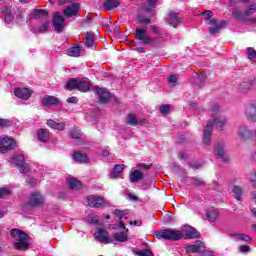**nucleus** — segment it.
<instances>
[{
  "mask_svg": "<svg viewBox=\"0 0 256 256\" xmlns=\"http://www.w3.org/2000/svg\"><path fill=\"white\" fill-rule=\"evenodd\" d=\"M151 31L157 35V39H165L167 37V33L161 32V29L155 25L151 26Z\"/></svg>",
  "mask_w": 256,
  "mask_h": 256,
  "instance_id": "43",
  "label": "nucleus"
},
{
  "mask_svg": "<svg viewBox=\"0 0 256 256\" xmlns=\"http://www.w3.org/2000/svg\"><path fill=\"white\" fill-rule=\"evenodd\" d=\"M89 223H93L94 225H97V223H99V219H97V216L91 217L89 219Z\"/></svg>",
  "mask_w": 256,
  "mask_h": 256,
  "instance_id": "63",
  "label": "nucleus"
},
{
  "mask_svg": "<svg viewBox=\"0 0 256 256\" xmlns=\"http://www.w3.org/2000/svg\"><path fill=\"white\" fill-rule=\"evenodd\" d=\"M116 7H119V0H105L103 4V8L106 11H111L112 9H116Z\"/></svg>",
  "mask_w": 256,
  "mask_h": 256,
  "instance_id": "29",
  "label": "nucleus"
},
{
  "mask_svg": "<svg viewBox=\"0 0 256 256\" xmlns=\"http://www.w3.org/2000/svg\"><path fill=\"white\" fill-rule=\"evenodd\" d=\"M139 169H144L145 171H149V169H151V165L149 164H145V163H141L138 165Z\"/></svg>",
  "mask_w": 256,
  "mask_h": 256,
  "instance_id": "57",
  "label": "nucleus"
},
{
  "mask_svg": "<svg viewBox=\"0 0 256 256\" xmlns=\"http://www.w3.org/2000/svg\"><path fill=\"white\" fill-rule=\"evenodd\" d=\"M230 237H232L236 241H245L246 243H249V241H251V238L247 234L234 233L230 234Z\"/></svg>",
  "mask_w": 256,
  "mask_h": 256,
  "instance_id": "32",
  "label": "nucleus"
},
{
  "mask_svg": "<svg viewBox=\"0 0 256 256\" xmlns=\"http://www.w3.org/2000/svg\"><path fill=\"white\" fill-rule=\"evenodd\" d=\"M129 225H135V227H141L143 222L141 220L130 221Z\"/></svg>",
  "mask_w": 256,
  "mask_h": 256,
  "instance_id": "59",
  "label": "nucleus"
},
{
  "mask_svg": "<svg viewBox=\"0 0 256 256\" xmlns=\"http://www.w3.org/2000/svg\"><path fill=\"white\" fill-rule=\"evenodd\" d=\"M237 135L241 141H247V139L253 136V133L247 126L242 125L238 128Z\"/></svg>",
  "mask_w": 256,
  "mask_h": 256,
  "instance_id": "20",
  "label": "nucleus"
},
{
  "mask_svg": "<svg viewBox=\"0 0 256 256\" xmlns=\"http://www.w3.org/2000/svg\"><path fill=\"white\" fill-rule=\"evenodd\" d=\"M80 9H81V6L78 3H73L67 6L63 10V15H65V17H68V18L77 17V15H79Z\"/></svg>",
  "mask_w": 256,
  "mask_h": 256,
  "instance_id": "12",
  "label": "nucleus"
},
{
  "mask_svg": "<svg viewBox=\"0 0 256 256\" xmlns=\"http://www.w3.org/2000/svg\"><path fill=\"white\" fill-rule=\"evenodd\" d=\"M253 85H254L253 80L244 81L239 85V91H241V93H247V91H249L251 87H253Z\"/></svg>",
  "mask_w": 256,
  "mask_h": 256,
  "instance_id": "34",
  "label": "nucleus"
},
{
  "mask_svg": "<svg viewBox=\"0 0 256 256\" xmlns=\"http://www.w3.org/2000/svg\"><path fill=\"white\" fill-rule=\"evenodd\" d=\"M186 253H204L205 244L201 241H196L195 244L188 245L185 247Z\"/></svg>",
  "mask_w": 256,
  "mask_h": 256,
  "instance_id": "15",
  "label": "nucleus"
},
{
  "mask_svg": "<svg viewBox=\"0 0 256 256\" xmlns=\"http://www.w3.org/2000/svg\"><path fill=\"white\" fill-rule=\"evenodd\" d=\"M114 215L116 217H118V219H123V218L127 217V215H129V210H119V209H116L114 211Z\"/></svg>",
  "mask_w": 256,
  "mask_h": 256,
  "instance_id": "46",
  "label": "nucleus"
},
{
  "mask_svg": "<svg viewBox=\"0 0 256 256\" xmlns=\"http://www.w3.org/2000/svg\"><path fill=\"white\" fill-rule=\"evenodd\" d=\"M86 203L88 207H92L95 209H101L107 206V202H105V198L99 196H88L86 199Z\"/></svg>",
  "mask_w": 256,
  "mask_h": 256,
  "instance_id": "9",
  "label": "nucleus"
},
{
  "mask_svg": "<svg viewBox=\"0 0 256 256\" xmlns=\"http://www.w3.org/2000/svg\"><path fill=\"white\" fill-rule=\"evenodd\" d=\"M70 136L72 139H81V130H72Z\"/></svg>",
  "mask_w": 256,
  "mask_h": 256,
  "instance_id": "51",
  "label": "nucleus"
},
{
  "mask_svg": "<svg viewBox=\"0 0 256 256\" xmlns=\"http://www.w3.org/2000/svg\"><path fill=\"white\" fill-rule=\"evenodd\" d=\"M208 25H217V19L211 17L208 19Z\"/></svg>",
  "mask_w": 256,
  "mask_h": 256,
  "instance_id": "64",
  "label": "nucleus"
},
{
  "mask_svg": "<svg viewBox=\"0 0 256 256\" xmlns=\"http://www.w3.org/2000/svg\"><path fill=\"white\" fill-rule=\"evenodd\" d=\"M11 237L14 239L13 247L17 251H27L31 248V240L29 234H26L25 231L14 228L10 231Z\"/></svg>",
  "mask_w": 256,
  "mask_h": 256,
  "instance_id": "2",
  "label": "nucleus"
},
{
  "mask_svg": "<svg viewBox=\"0 0 256 256\" xmlns=\"http://www.w3.org/2000/svg\"><path fill=\"white\" fill-rule=\"evenodd\" d=\"M94 237L97 241H99V243H104V245L111 243V239H109V233L104 229H100L95 232Z\"/></svg>",
  "mask_w": 256,
  "mask_h": 256,
  "instance_id": "17",
  "label": "nucleus"
},
{
  "mask_svg": "<svg viewBox=\"0 0 256 256\" xmlns=\"http://www.w3.org/2000/svg\"><path fill=\"white\" fill-rule=\"evenodd\" d=\"M11 162L18 167L20 173H29L31 171V167L25 163V156L23 155L12 156Z\"/></svg>",
  "mask_w": 256,
  "mask_h": 256,
  "instance_id": "5",
  "label": "nucleus"
},
{
  "mask_svg": "<svg viewBox=\"0 0 256 256\" xmlns=\"http://www.w3.org/2000/svg\"><path fill=\"white\" fill-rule=\"evenodd\" d=\"M82 185L83 184L81 183V181H79L75 178H70L68 180V186L70 189H81Z\"/></svg>",
  "mask_w": 256,
  "mask_h": 256,
  "instance_id": "38",
  "label": "nucleus"
},
{
  "mask_svg": "<svg viewBox=\"0 0 256 256\" xmlns=\"http://www.w3.org/2000/svg\"><path fill=\"white\" fill-rule=\"evenodd\" d=\"M38 139L42 143H47L50 139L49 130L47 129H40L38 130Z\"/></svg>",
  "mask_w": 256,
  "mask_h": 256,
  "instance_id": "30",
  "label": "nucleus"
},
{
  "mask_svg": "<svg viewBox=\"0 0 256 256\" xmlns=\"http://www.w3.org/2000/svg\"><path fill=\"white\" fill-rule=\"evenodd\" d=\"M137 21H138L139 23H142L143 25H149V23H151V19L145 18V17H143V16H141V15H138V16H137Z\"/></svg>",
  "mask_w": 256,
  "mask_h": 256,
  "instance_id": "50",
  "label": "nucleus"
},
{
  "mask_svg": "<svg viewBox=\"0 0 256 256\" xmlns=\"http://www.w3.org/2000/svg\"><path fill=\"white\" fill-rule=\"evenodd\" d=\"M144 178H145V175L140 170H134L129 175V179L131 183H139V181H141Z\"/></svg>",
  "mask_w": 256,
  "mask_h": 256,
  "instance_id": "24",
  "label": "nucleus"
},
{
  "mask_svg": "<svg viewBox=\"0 0 256 256\" xmlns=\"http://www.w3.org/2000/svg\"><path fill=\"white\" fill-rule=\"evenodd\" d=\"M10 190L7 188H0V199H2V197H5V195H9Z\"/></svg>",
  "mask_w": 256,
  "mask_h": 256,
  "instance_id": "55",
  "label": "nucleus"
},
{
  "mask_svg": "<svg viewBox=\"0 0 256 256\" xmlns=\"http://www.w3.org/2000/svg\"><path fill=\"white\" fill-rule=\"evenodd\" d=\"M49 31V22H46L38 27L33 28V33H47Z\"/></svg>",
  "mask_w": 256,
  "mask_h": 256,
  "instance_id": "40",
  "label": "nucleus"
},
{
  "mask_svg": "<svg viewBox=\"0 0 256 256\" xmlns=\"http://www.w3.org/2000/svg\"><path fill=\"white\" fill-rule=\"evenodd\" d=\"M52 27L56 33H63L65 29V18L59 12H55L52 16Z\"/></svg>",
  "mask_w": 256,
  "mask_h": 256,
  "instance_id": "8",
  "label": "nucleus"
},
{
  "mask_svg": "<svg viewBox=\"0 0 256 256\" xmlns=\"http://www.w3.org/2000/svg\"><path fill=\"white\" fill-rule=\"evenodd\" d=\"M216 155L218 158L221 159V161H224V163H227V161H229V156L225 152V142H219L217 144Z\"/></svg>",
  "mask_w": 256,
  "mask_h": 256,
  "instance_id": "19",
  "label": "nucleus"
},
{
  "mask_svg": "<svg viewBox=\"0 0 256 256\" xmlns=\"http://www.w3.org/2000/svg\"><path fill=\"white\" fill-rule=\"evenodd\" d=\"M202 15L205 16V21H208V19H211V17H213V11L211 10H205L202 12Z\"/></svg>",
  "mask_w": 256,
  "mask_h": 256,
  "instance_id": "53",
  "label": "nucleus"
},
{
  "mask_svg": "<svg viewBox=\"0 0 256 256\" xmlns=\"http://www.w3.org/2000/svg\"><path fill=\"white\" fill-rule=\"evenodd\" d=\"M42 105L43 107H50V105H59V98L47 95L42 99Z\"/></svg>",
  "mask_w": 256,
  "mask_h": 256,
  "instance_id": "23",
  "label": "nucleus"
},
{
  "mask_svg": "<svg viewBox=\"0 0 256 256\" xmlns=\"http://www.w3.org/2000/svg\"><path fill=\"white\" fill-rule=\"evenodd\" d=\"M67 103H73V104H77L79 102V99L75 96H72L70 98H67Z\"/></svg>",
  "mask_w": 256,
  "mask_h": 256,
  "instance_id": "58",
  "label": "nucleus"
},
{
  "mask_svg": "<svg viewBox=\"0 0 256 256\" xmlns=\"http://www.w3.org/2000/svg\"><path fill=\"white\" fill-rule=\"evenodd\" d=\"M246 51L248 59H250V61H256V50L253 47H248Z\"/></svg>",
  "mask_w": 256,
  "mask_h": 256,
  "instance_id": "47",
  "label": "nucleus"
},
{
  "mask_svg": "<svg viewBox=\"0 0 256 256\" xmlns=\"http://www.w3.org/2000/svg\"><path fill=\"white\" fill-rule=\"evenodd\" d=\"M240 253H249V251H251V247L247 246V245H241L239 247Z\"/></svg>",
  "mask_w": 256,
  "mask_h": 256,
  "instance_id": "54",
  "label": "nucleus"
},
{
  "mask_svg": "<svg viewBox=\"0 0 256 256\" xmlns=\"http://www.w3.org/2000/svg\"><path fill=\"white\" fill-rule=\"evenodd\" d=\"M74 160L77 161V163H89V158H87V154L82 152H75Z\"/></svg>",
  "mask_w": 256,
  "mask_h": 256,
  "instance_id": "31",
  "label": "nucleus"
},
{
  "mask_svg": "<svg viewBox=\"0 0 256 256\" xmlns=\"http://www.w3.org/2000/svg\"><path fill=\"white\" fill-rule=\"evenodd\" d=\"M28 185H30L31 187H35V185H37V179L35 178H30L27 180Z\"/></svg>",
  "mask_w": 256,
  "mask_h": 256,
  "instance_id": "60",
  "label": "nucleus"
},
{
  "mask_svg": "<svg viewBox=\"0 0 256 256\" xmlns=\"http://www.w3.org/2000/svg\"><path fill=\"white\" fill-rule=\"evenodd\" d=\"M168 83H177V76L175 75H170L168 77Z\"/></svg>",
  "mask_w": 256,
  "mask_h": 256,
  "instance_id": "61",
  "label": "nucleus"
},
{
  "mask_svg": "<svg viewBox=\"0 0 256 256\" xmlns=\"http://www.w3.org/2000/svg\"><path fill=\"white\" fill-rule=\"evenodd\" d=\"M17 147V142L11 137L0 138V153L5 154L7 151H13Z\"/></svg>",
  "mask_w": 256,
  "mask_h": 256,
  "instance_id": "7",
  "label": "nucleus"
},
{
  "mask_svg": "<svg viewBox=\"0 0 256 256\" xmlns=\"http://www.w3.org/2000/svg\"><path fill=\"white\" fill-rule=\"evenodd\" d=\"M170 111H171V106L169 104L160 106V113H162V115H169Z\"/></svg>",
  "mask_w": 256,
  "mask_h": 256,
  "instance_id": "49",
  "label": "nucleus"
},
{
  "mask_svg": "<svg viewBox=\"0 0 256 256\" xmlns=\"http://www.w3.org/2000/svg\"><path fill=\"white\" fill-rule=\"evenodd\" d=\"M15 15L17 21H23V17L25 15V11L22 8H15Z\"/></svg>",
  "mask_w": 256,
  "mask_h": 256,
  "instance_id": "48",
  "label": "nucleus"
},
{
  "mask_svg": "<svg viewBox=\"0 0 256 256\" xmlns=\"http://www.w3.org/2000/svg\"><path fill=\"white\" fill-rule=\"evenodd\" d=\"M167 23L171 26V27H177V25H181V16H179L178 13L175 12H170L168 14V18H167Z\"/></svg>",
  "mask_w": 256,
  "mask_h": 256,
  "instance_id": "22",
  "label": "nucleus"
},
{
  "mask_svg": "<svg viewBox=\"0 0 256 256\" xmlns=\"http://www.w3.org/2000/svg\"><path fill=\"white\" fill-rule=\"evenodd\" d=\"M0 127H11V120L0 118Z\"/></svg>",
  "mask_w": 256,
  "mask_h": 256,
  "instance_id": "52",
  "label": "nucleus"
},
{
  "mask_svg": "<svg viewBox=\"0 0 256 256\" xmlns=\"http://www.w3.org/2000/svg\"><path fill=\"white\" fill-rule=\"evenodd\" d=\"M14 95L19 99L27 101L31 98V95H33V91H31L29 88H15Z\"/></svg>",
  "mask_w": 256,
  "mask_h": 256,
  "instance_id": "14",
  "label": "nucleus"
},
{
  "mask_svg": "<svg viewBox=\"0 0 256 256\" xmlns=\"http://www.w3.org/2000/svg\"><path fill=\"white\" fill-rule=\"evenodd\" d=\"M48 127H51V129H56L57 131H65V123L64 122H55V120H48L47 121Z\"/></svg>",
  "mask_w": 256,
  "mask_h": 256,
  "instance_id": "26",
  "label": "nucleus"
},
{
  "mask_svg": "<svg viewBox=\"0 0 256 256\" xmlns=\"http://www.w3.org/2000/svg\"><path fill=\"white\" fill-rule=\"evenodd\" d=\"M49 15V11L46 9H35L33 11V17L34 19H43Z\"/></svg>",
  "mask_w": 256,
  "mask_h": 256,
  "instance_id": "33",
  "label": "nucleus"
},
{
  "mask_svg": "<svg viewBox=\"0 0 256 256\" xmlns=\"http://www.w3.org/2000/svg\"><path fill=\"white\" fill-rule=\"evenodd\" d=\"M95 93L99 97V101L102 104L109 103V99H111V92L105 88H94Z\"/></svg>",
  "mask_w": 256,
  "mask_h": 256,
  "instance_id": "11",
  "label": "nucleus"
},
{
  "mask_svg": "<svg viewBox=\"0 0 256 256\" xmlns=\"http://www.w3.org/2000/svg\"><path fill=\"white\" fill-rule=\"evenodd\" d=\"M212 119L208 121H212V127H219V129H223L225 125H227V118L221 115L219 111V105L213 104L211 107Z\"/></svg>",
  "mask_w": 256,
  "mask_h": 256,
  "instance_id": "4",
  "label": "nucleus"
},
{
  "mask_svg": "<svg viewBox=\"0 0 256 256\" xmlns=\"http://www.w3.org/2000/svg\"><path fill=\"white\" fill-rule=\"evenodd\" d=\"M78 83L79 81H77V79L75 78L68 80L66 84L67 91H73V89H78Z\"/></svg>",
  "mask_w": 256,
  "mask_h": 256,
  "instance_id": "41",
  "label": "nucleus"
},
{
  "mask_svg": "<svg viewBox=\"0 0 256 256\" xmlns=\"http://www.w3.org/2000/svg\"><path fill=\"white\" fill-rule=\"evenodd\" d=\"M69 57H81V46H79V44H76L72 47H70L67 50L66 53Z\"/></svg>",
  "mask_w": 256,
  "mask_h": 256,
  "instance_id": "25",
  "label": "nucleus"
},
{
  "mask_svg": "<svg viewBox=\"0 0 256 256\" xmlns=\"http://www.w3.org/2000/svg\"><path fill=\"white\" fill-rule=\"evenodd\" d=\"M2 13L4 15V21L5 23H7V25L13 23V21L15 20V16L13 15V13H15V8L13 7H4L2 8Z\"/></svg>",
  "mask_w": 256,
  "mask_h": 256,
  "instance_id": "18",
  "label": "nucleus"
},
{
  "mask_svg": "<svg viewBox=\"0 0 256 256\" xmlns=\"http://www.w3.org/2000/svg\"><path fill=\"white\" fill-rule=\"evenodd\" d=\"M135 39L137 41H140L143 45H151L152 43H155V39L149 37L147 35V29L145 28H139L136 29L134 32Z\"/></svg>",
  "mask_w": 256,
  "mask_h": 256,
  "instance_id": "6",
  "label": "nucleus"
},
{
  "mask_svg": "<svg viewBox=\"0 0 256 256\" xmlns=\"http://www.w3.org/2000/svg\"><path fill=\"white\" fill-rule=\"evenodd\" d=\"M157 239L166 241H181V239H199L201 234L193 227L188 226L183 232L175 229H163L155 233Z\"/></svg>",
  "mask_w": 256,
  "mask_h": 256,
  "instance_id": "1",
  "label": "nucleus"
},
{
  "mask_svg": "<svg viewBox=\"0 0 256 256\" xmlns=\"http://www.w3.org/2000/svg\"><path fill=\"white\" fill-rule=\"evenodd\" d=\"M91 89V84L87 81H78V91H82L83 93H86V91H89Z\"/></svg>",
  "mask_w": 256,
  "mask_h": 256,
  "instance_id": "39",
  "label": "nucleus"
},
{
  "mask_svg": "<svg viewBox=\"0 0 256 256\" xmlns=\"http://www.w3.org/2000/svg\"><path fill=\"white\" fill-rule=\"evenodd\" d=\"M133 253H135L138 256H153V252L149 249L133 250Z\"/></svg>",
  "mask_w": 256,
  "mask_h": 256,
  "instance_id": "45",
  "label": "nucleus"
},
{
  "mask_svg": "<svg viewBox=\"0 0 256 256\" xmlns=\"http://www.w3.org/2000/svg\"><path fill=\"white\" fill-rule=\"evenodd\" d=\"M151 185H153V182H151L150 184L148 183L142 184L143 191H147V189H151Z\"/></svg>",
  "mask_w": 256,
  "mask_h": 256,
  "instance_id": "62",
  "label": "nucleus"
},
{
  "mask_svg": "<svg viewBox=\"0 0 256 256\" xmlns=\"http://www.w3.org/2000/svg\"><path fill=\"white\" fill-rule=\"evenodd\" d=\"M128 231L129 230H126V232H116L113 238L120 243H127V241H129V236L127 235Z\"/></svg>",
  "mask_w": 256,
  "mask_h": 256,
  "instance_id": "28",
  "label": "nucleus"
},
{
  "mask_svg": "<svg viewBox=\"0 0 256 256\" xmlns=\"http://www.w3.org/2000/svg\"><path fill=\"white\" fill-rule=\"evenodd\" d=\"M245 115L250 121L256 122V102H252L246 107Z\"/></svg>",
  "mask_w": 256,
  "mask_h": 256,
  "instance_id": "21",
  "label": "nucleus"
},
{
  "mask_svg": "<svg viewBox=\"0 0 256 256\" xmlns=\"http://www.w3.org/2000/svg\"><path fill=\"white\" fill-rule=\"evenodd\" d=\"M217 217H219V212L215 210L206 212V219L207 221H210V223H215V221H217Z\"/></svg>",
  "mask_w": 256,
  "mask_h": 256,
  "instance_id": "37",
  "label": "nucleus"
},
{
  "mask_svg": "<svg viewBox=\"0 0 256 256\" xmlns=\"http://www.w3.org/2000/svg\"><path fill=\"white\" fill-rule=\"evenodd\" d=\"M84 44L86 45V47H88V49H90V47H93V45H95V36L90 32H86L84 34Z\"/></svg>",
  "mask_w": 256,
  "mask_h": 256,
  "instance_id": "27",
  "label": "nucleus"
},
{
  "mask_svg": "<svg viewBox=\"0 0 256 256\" xmlns=\"http://www.w3.org/2000/svg\"><path fill=\"white\" fill-rule=\"evenodd\" d=\"M127 125H131V127H136V125H145L147 123L146 119L137 118L135 114H128L126 117Z\"/></svg>",
  "mask_w": 256,
  "mask_h": 256,
  "instance_id": "16",
  "label": "nucleus"
},
{
  "mask_svg": "<svg viewBox=\"0 0 256 256\" xmlns=\"http://www.w3.org/2000/svg\"><path fill=\"white\" fill-rule=\"evenodd\" d=\"M190 183L194 185V187H205V180L199 177H192Z\"/></svg>",
  "mask_w": 256,
  "mask_h": 256,
  "instance_id": "42",
  "label": "nucleus"
},
{
  "mask_svg": "<svg viewBox=\"0 0 256 256\" xmlns=\"http://www.w3.org/2000/svg\"><path fill=\"white\" fill-rule=\"evenodd\" d=\"M211 133H213V121H208L203 133V144L209 147L211 145Z\"/></svg>",
  "mask_w": 256,
  "mask_h": 256,
  "instance_id": "10",
  "label": "nucleus"
},
{
  "mask_svg": "<svg viewBox=\"0 0 256 256\" xmlns=\"http://www.w3.org/2000/svg\"><path fill=\"white\" fill-rule=\"evenodd\" d=\"M127 197L129 199V201H139V197L133 193H128Z\"/></svg>",
  "mask_w": 256,
  "mask_h": 256,
  "instance_id": "56",
  "label": "nucleus"
},
{
  "mask_svg": "<svg viewBox=\"0 0 256 256\" xmlns=\"http://www.w3.org/2000/svg\"><path fill=\"white\" fill-rule=\"evenodd\" d=\"M232 193L237 201H241V197L243 195V190L239 186H234Z\"/></svg>",
  "mask_w": 256,
  "mask_h": 256,
  "instance_id": "44",
  "label": "nucleus"
},
{
  "mask_svg": "<svg viewBox=\"0 0 256 256\" xmlns=\"http://www.w3.org/2000/svg\"><path fill=\"white\" fill-rule=\"evenodd\" d=\"M121 173H123V165L117 164L114 166L113 171L110 173V177L111 179H117Z\"/></svg>",
  "mask_w": 256,
  "mask_h": 256,
  "instance_id": "35",
  "label": "nucleus"
},
{
  "mask_svg": "<svg viewBox=\"0 0 256 256\" xmlns=\"http://www.w3.org/2000/svg\"><path fill=\"white\" fill-rule=\"evenodd\" d=\"M256 11V4H251L248 9L244 12H241L239 9H233L232 10V17H234L235 19H238V21H243V22H251V23H255L256 19L252 18L249 19L250 15H253V13H255Z\"/></svg>",
  "mask_w": 256,
  "mask_h": 256,
  "instance_id": "3",
  "label": "nucleus"
},
{
  "mask_svg": "<svg viewBox=\"0 0 256 256\" xmlns=\"http://www.w3.org/2000/svg\"><path fill=\"white\" fill-rule=\"evenodd\" d=\"M44 202L45 199H43V196H41L40 193L32 192L28 205H30L31 207H40V205H43Z\"/></svg>",
  "mask_w": 256,
  "mask_h": 256,
  "instance_id": "13",
  "label": "nucleus"
},
{
  "mask_svg": "<svg viewBox=\"0 0 256 256\" xmlns=\"http://www.w3.org/2000/svg\"><path fill=\"white\" fill-rule=\"evenodd\" d=\"M225 25H227V21L223 20L219 25L210 27L208 29V32L210 35H217V33H219V30L223 29V27H225Z\"/></svg>",
  "mask_w": 256,
  "mask_h": 256,
  "instance_id": "36",
  "label": "nucleus"
}]
</instances>
